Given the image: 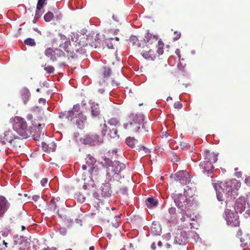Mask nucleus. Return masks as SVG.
Returning a JSON list of instances; mask_svg holds the SVG:
<instances>
[{
  "label": "nucleus",
  "instance_id": "52",
  "mask_svg": "<svg viewBox=\"0 0 250 250\" xmlns=\"http://www.w3.org/2000/svg\"><path fill=\"white\" fill-rule=\"evenodd\" d=\"M39 198H40V196L39 195H34L32 197V199L34 201H37L39 199Z\"/></svg>",
  "mask_w": 250,
  "mask_h": 250
},
{
  "label": "nucleus",
  "instance_id": "36",
  "mask_svg": "<svg viewBox=\"0 0 250 250\" xmlns=\"http://www.w3.org/2000/svg\"><path fill=\"white\" fill-rule=\"evenodd\" d=\"M100 127L101 128V133L102 136H104L106 134L108 133L109 127H108L105 124L103 125H101Z\"/></svg>",
  "mask_w": 250,
  "mask_h": 250
},
{
  "label": "nucleus",
  "instance_id": "37",
  "mask_svg": "<svg viewBox=\"0 0 250 250\" xmlns=\"http://www.w3.org/2000/svg\"><path fill=\"white\" fill-rule=\"evenodd\" d=\"M136 150H138V151H141V150L144 151V154H147L149 152L148 149L145 147V146L143 145H137L136 148ZM142 155H144V154H142Z\"/></svg>",
  "mask_w": 250,
  "mask_h": 250
},
{
  "label": "nucleus",
  "instance_id": "7",
  "mask_svg": "<svg viewBox=\"0 0 250 250\" xmlns=\"http://www.w3.org/2000/svg\"><path fill=\"white\" fill-rule=\"evenodd\" d=\"M18 134L15 130L8 129L0 136V142L2 145L11 142V141Z\"/></svg>",
  "mask_w": 250,
  "mask_h": 250
},
{
  "label": "nucleus",
  "instance_id": "34",
  "mask_svg": "<svg viewBox=\"0 0 250 250\" xmlns=\"http://www.w3.org/2000/svg\"><path fill=\"white\" fill-rule=\"evenodd\" d=\"M117 133L118 131L117 128L115 127H113L112 128H109L107 135H108L111 138H114L118 136Z\"/></svg>",
  "mask_w": 250,
  "mask_h": 250
},
{
  "label": "nucleus",
  "instance_id": "42",
  "mask_svg": "<svg viewBox=\"0 0 250 250\" xmlns=\"http://www.w3.org/2000/svg\"><path fill=\"white\" fill-rule=\"evenodd\" d=\"M113 38L107 39L105 40V43L106 44V46L108 48L112 49L113 48V45L112 43L111 42V40H113Z\"/></svg>",
  "mask_w": 250,
  "mask_h": 250
},
{
  "label": "nucleus",
  "instance_id": "51",
  "mask_svg": "<svg viewBox=\"0 0 250 250\" xmlns=\"http://www.w3.org/2000/svg\"><path fill=\"white\" fill-rule=\"evenodd\" d=\"M236 235H237V237H238L239 238H240L241 237L243 236V234H242V232L241 230L239 229V230H238V231L237 232Z\"/></svg>",
  "mask_w": 250,
  "mask_h": 250
},
{
  "label": "nucleus",
  "instance_id": "3",
  "mask_svg": "<svg viewBox=\"0 0 250 250\" xmlns=\"http://www.w3.org/2000/svg\"><path fill=\"white\" fill-rule=\"evenodd\" d=\"M13 128L21 137L27 138L31 132L24 119L20 116H15L12 119Z\"/></svg>",
  "mask_w": 250,
  "mask_h": 250
},
{
  "label": "nucleus",
  "instance_id": "47",
  "mask_svg": "<svg viewBox=\"0 0 250 250\" xmlns=\"http://www.w3.org/2000/svg\"><path fill=\"white\" fill-rule=\"evenodd\" d=\"M41 10H38L36 8V11L35 13V18L38 19L42 15Z\"/></svg>",
  "mask_w": 250,
  "mask_h": 250
},
{
  "label": "nucleus",
  "instance_id": "30",
  "mask_svg": "<svg viewBox=\"0 0 250 250\" xmlns=\"http://www.w3.org/2000/svg\"><path fill=\"white\" fill-rule=\"evenodd\" d=\"M78 111L75 112L74 110H70L68 111H65V115L66 116V119L68 121H72L74 118H77Z\"/></svg>",
  "mask_w": 250,
  "mask_h": 250
},
{
  "label": "nucleus",
  "instance_id": "50",
  "mask_svg": "<svg viewBox=\"0 0 250 250\" xmlns=\"http://www.w3.org/2000/svg\"><path fill=\"white\" fill-rule=\"evenodd\" d=\"M59 118L61 119H66V116L65 115V111L64 113H61L59 115Z\"/></svg>",
  "mask_w": 250,
  "mask_h": 250
},
{
  "label": "nucleus",
  "instance_id": "20",
  "mask_svg": "<svg viewBox=\"0 0 250 250\" xmlns=\"http://www.w3.org/2000/svg\"><path fill=\"white\" fill-rule=\"evenodd\" d=\"M96 160L95 158L93 156L88 154L87 155L85 158V165H83L82 166V169L83 170L87 169V167L91 168L93 166L94 164L96 163Z\"/></svg>",
  "mask_w": 250,
  "mask_h": 250
},
{
  "label": "nucleus",
  "instance_id": "26",
  "mask_svg": "<svg viewBox=\"0 0 250 250\" xmlns=\"http://www.w3.org/2000/svg\"><path fill=\"white\" fill-rule=\"evenodd\" d=\"M56 51H59L58 49H56L55 51H53L51 48H48L45 51V55L50 58L52 61H54L56 58L55 57V54Z\"/></svg>",
  "mask_w": 250,
  "mask_h": 250
},
{
  "label": "nucleus",
  "instance_id": "13",
  "mask_svg": "<svg viewBox=\"0 0 250 250\" xmlns=\"http://www.w3.org/2000/svg\"><path fill=\"white\" fill-rule=\"evenodd\" d=\"M142 56L146 59L149 60H154L156 58L155 51L146 45L143 46V50L141 52Z\"/></svg>",
  "mask_w": 250,
  "mask_h": 250
},
{
  "label": "nucleus",
  "instance_id": "57",
  "mask_svg": "<svg viewBox=\"0 0 250 250\" xmlns=\"http://www.w3.org/2000/svg\"><path fill=\"white\" fill-rule=\"evenodd\" d=\"M47 146L46 144H43L42 145V147H43V149H44L45 151L46 150V149L47 150H48L47 148Z\"/></svg>",
  "mask_w": 250,
  "mask_h": 250
},
{
  "label": "nucleus",
  "instance_id": "35",
  "mask_svg": "<svg viewBox=\"0 0 250 250\" xmlns=\"http://www.w3.org/2000/svg\"><path fill=\"white\" fill-rule=\"evenodd\" d=\"M54 17V15L53 13L51 12H48L46 13L44 16V19L45 21L49 22L53 19Z\"/></svg>",
  "mask_w": 250,
  "mask_h": 250
},
{
  "label": "nucleus",
  "instance_id": "5",
  "mask_svg": "<svg viewBox=\"0 0 250 250\" xmlns=\"http://www.w3.org/2000/svg\"><path fill=\"white\" fill-rule=\"evenodd\" d=\"M172 197L178 208H181L182 210L186 208L188 200L185 194L175 192L172 194Z\"/></svg>",
  "mask_w": 250,
  "mask_h": 250
},
{
  "label": "nucleus",
  "instance_id": "48",
  "mask_svg": "<svg viewBox=\"0 0 250 250\" xmlns=\"http://www.w3.org/2000/svg\"><path fill=\"white\" fill-rule=\"evenodd\" d=\"M47 183L48 179L47 178H43L41 181V185L43 187H45L47 185Z\"/></svg>",
  "mask_w": 250,
  "mask_h": 250
},
{
  "label": "nucleus",
  "instance_id": "54",
  "mask_svg": "<svg viewBox=\"0 0 250 250\" xmlns=\"http://www.w3.org/2000/svg\"><path fill=\"white\" fill-rule=\"evenodd\" d=\"M158 47H164V43H163V42L161 41V40H159L158 41Z\"/></svg>",
  "mask_w": 250,
  "mask_h": 250
},
{
  "label": "nucleus",
  "instance_id": "56",
  "mask_svg": "<svg viewBox=\"0 0 250 250\" xmlns=\"http://www.w3.org/2000/svg\"><path fill=\"white\" fill-rule=\"evenodd\" d=\"M104 92V88L99 89L98 90V92L100 94H103Z\"/></svg>",
  "mask_w": 250,
  "mask_h": 250
},
{
  "label": "nucleus",
  "instance_id": "31",
  "mask_svg": "<svg viewBox=\"0 0 250 250\" xmlns=\"http://www.w3.org/2000/svg\"><path fill=\"white\" fill-rule=\"evenodd\" d=\"M240 241L244 244L245 246L250 245V235L249 234H244L240 238Z\"/></svg>",
  "mask_w": 250,
  "mask_h": 250
},
{
  "label": "nucleus",
  "instance_id": "19",
  "mask_svg": "<svg viewBox=\"0 0 250 250\" xmlns=\"http://www.w3.org/2000/svg\"><path fill=\"white\" fill-rule=\"evenodd\" d=\"M10 206L6 198L0 195V215H2Z\"/></svg>",
  "mask_w": 250,
  "mask_h": 250
},
{
  "label": "nucleus",
  "instance_id": "45",
  "mask_svg": "<svg viewBox=\"0 0 250 250\" xmlns=\"http://www.w3.org/2000/svg\"><path fill=\"white\" fill-rule=\"evenodd\" d=\"M174 34L175 36L174 37L173 39L174 40H177L180 38V37H181V33L180 32H179L178 31H175Z\"/></svg>",
  "mask_w": 250,
  "mask_h": 250
},
{
  "label": "nucleus",
  "instance_id": "49",
  "mask_svg": "<svg viewBox=\"0 0 250 250\" xmlns=\"http://www.w3.org/2000/svg\"><path fill=\"white\" fill-rule=\"evenodd\" d=\"M157 53L159 55H162L163 53V48L161 47H158V49H157Z\"/></svg>",
  "mask_w": 250,
  "mask_h": 250
},
{
  "label": "nucleus",
  "instance_id": "1",
  "mask_svg": "<svg viewBox=\"0 0 250 250\" xmlns=\"http://www.w3.org/2000/svg\"><path fill=\"white\" fill-rule=\"evenodd\" d=\"M240 187L241 183L237 180H230L221 185L222 189L224 191H226L227 198L224 218L227 225L232 227H239L240 222L238 214L231 210L229 204H230L231 200L235 199L238 196V191Z\"/></svg>",
  "mask_w": 250,
  "mask_h": 250
},
{
  "label": "nucleus",
  "instance_id": "29",
  "mask_svg": "<svg viewBox=\"0 0 250 250\" xmlns=\"http://www.w3.org/2000/svg\"><path fill=\"white\" fill-rule=\"evenodd\" d=\"M129 44L132 46L141 47V43L139 42L138 38L135 36L132 35L130 37L129 39Z\"/></svg>",
  "mask_w": 250,
  "mask_h": 250
},
{
  "label": "nucleus",
  "instance_id": "28",
  "mask_svg": "<svg viewBox=\"0 0 250 250\" xmlns=\"http://www.w3.org/2000/svg\"><path fill=\"white\" fill-rule=\"evenodd\" d=\"M111 73V70L110 68L107 67H104L101 70V77L103 78H108Z\"/></svg>",
  "mask_w": 250,
  "mask_h": 250
},
{
  "label": "nucleus",
  "instance_id": "22",
  "mask_svg": "<svg viewBox=\"0 0 250 250\" xmlns=\"http://www.w3.org/2000/svg\"><path fill=\"white\" fill-rule=\"evenodd\" d=\"M232 180L233 179H232L231 180ZM230 180H229V181ZM227 182H228V181L225 182V183H226ZM222 183H224V182H221L219 187V188H218L217 187H216V189L217 199L219 201H223L224 200L222 192L225 194L226 197H227L226 191H224V190L221 188V185ZM227 200V198H226V200Z\"/></svg>",
  "mask_w": 250,
  "mask_h": 250
},
{
  "label": "nucleus",
  "instance_id": "53",
  "mask_svg": "<svg viewBox=\"0 0 250 250\" xmlns=\"http://www.w3.org/2000/svg\"><path fill=\"white\" fill-rule=\"evenodd\" d=\"M148 36L152 39V40H154L155 42H157V39L154 36H152L151 35H150V36L148 35Z\"/></svg>",
  "mask_w": 250,
  "mask_h": 250
},
{
  "label": "nucleus",
  "instance_id": "14",
  "mask_svg": "<svg viewBox=\"0 0 250 250\" xmlns=\"http://www.w3.org/2000/svg\"><path fill=\"white\" fill-rule=\"evenodd\" d=\"M24 137H21L17 134L16 136L12 139L11 142H9L10 146L11 147L16 150H18L21 148V146L23 144V139H25Z\"/></svg>",
  "mask_w": 250,
  "mask_h": 250
},
{
  "label": "nucleus",
  "instance_id": "58",
  "mask_svg": "<svg viewBox=\"0 0 250 250\" xmlns=\"http://www.w3.org/2000/svg\"><path fill=\"white\" fill-rule=\"evenodd\" d=\"M151 249H153V250H155V243H153L151 245Z\"/></svg>",
  "mask_w": 250,
  "mask_h": 250
},
{
  "label": "nucleus",
  "instance_id": "43",
  "mask_svg": "<svg viewBox=\"0 0 250 250\" xmlns=\"http://www.w3.org/2000/svg\"><path fill=\"white\" fill-rule=\"evenodd\" d=\"M108 123L112 125L115 126L117 124H118V120L117 118H112L110 119Z\"/></svg>",
  "mask_w": 250,
  "mask_h": 250
},
{
  "label": "nucleus",
  "instance_id": "63",
  "mask_svg": "<svg viewBox=\"0 0 250 250\" xmlns=\"http://www.w3.org/2000/svg\"><path fill=\"white\" fill-rule=\"evenodd\" d=\"M89 250H94L95 248L94 246H91L89 247Z\"/></svg>",
  "mask_w": 250,
  "mask_h": 250
},
{
  "label": "nucleus",
  "instance_id": "16",
  "mask_svg": "<svg viewBox=\"0 0 250 250\" xmlns=\"http://www.w3.org/2000/svg\"><path fill=\"white\" fill-rule=\"evenodd\" d=\"M200 167L204 173H207L208 175L212 173L214 169L213 164L204 161L200 163Z\"/></svg>",
  "mask_w": 250,
  "mask_h": 250
},
{
  "label": "nucleus",
  "instance_id": "17",
  "mask_svg": "<svg viewBox=\"0 0 250 250\" xmlns=\"http://www.w3.org/2000/svg\"><path fill=\"white\" fill-rule=\"evenodd\" d=\"M125 125V128L130 132L133 133L141 132V126L137 123H134L129 121V123Z\"/></svg>",
  "mask_w": 250,
  "mask_h": 250
},
{
  "label": "nucleus",
  "instance_id": "39",
  "mask_svg": "<svg viewBox=\"0 0 250 250\" xmlns=\"http://www.w3.org/2000/svg\"><path fill=\"white\" fill-rule=\"evenodd\" d=\"M46 0H38L37 5V9L38 10H41L44 5L46 4Z\"/></svg>",
  "mask_w": 250,
  "mask_h": 250
},
{
  "label": "nucleus",
  "instance_id": "27",
  "mask_svg": "<svg viewBox=\"0 0 250 250\" xmlns=\"http://www.w3.org/2000/svg\"><path fill=\"white\" fill-rule=\"evenodd\" d=\"M21 94L24 103L25 104H26L30 97V93L29 90L26 88L23 89L21 90Z\"/></svg>",
  "mask_w": 250,
  "mask_h": 250
},
{
  "label": "nucleus",
  "instance_id": "24",
  "mask_svg": "<svg viewBox=\"0 0 250 250\" xmlns=\"http://www.w3.org/2000/svg\"><path fill=\"white\" fill-rule=\"evenodd\" d=\"M78 119L76 120V123L78 127L81 129L83 127V123L86 120V117L82 113H78Z\"/></svg>",
  "mask_w": 250,
  "mask_h": 250
},
{
  "label": "nucleus",
  "instance_id": "62",
  "mask_svg": "<svg viewBox=\"0 0 250 250\" xmlns=\"http://www.w3.org/2000/svg\"><path fill=\"white\" fill-rule=\"evenodd\" d=\"M75 221L77 223H82V220L78 219H76Z\"/></svg>",
  "mask_w": 250,
  "mask_h": 250
},
{
  "label": "nucleus",
  "instance_id": "61",
  "mask_svg": "<svg viewBox=\"0 0 250 250\" xmlns=\"http://www.w3.org/2000/svg\"><path fill=\"white\" fill-rule=\"evenodd\" d=\"M112 19L116 21H118V20L116 18V17L114 15L112 16Z\"/></svg>",
  "mask_w": 250,
  "mask_h": 250
},
{
  "label": "nucleus",
  "instance_id": "32",
  "mask_svg": "<svg viewBox=\"0 0 250 250\" xmlns=\"http://www.w3.org/2000/svg\"><path fill=\"white\" fill-rule=\"evenodd\" d=\"M83 189H84L85 190L88 189L90 191V192H87L88 195H90L91 194H92L94 197H97V195H98V194L96 192V190L94 188V187H89L88 188L87 186L84 184L83 185Z\"/></svg>",
  "mask_w": 250,
  "mask_h": 250
},
{
  "label": "nucleus",
  "instance_id": "59",
  "mask_svg": "<svg viewBox=\"0 0 250 250\" xmlns=\"http://www.w3.org/2000/svg\"><path fill=\"white\" fill-rule=\"evenodd\" d=\"M51 204H53V205H54V204H55V199H54V198H52V199H51V204H50V205H51Z\"/></svg>",
  "mask_w": 250,
  "mask_h": 250
},
{
  "label": "nucleus",
  "instance_id": "38",
  "mask_svg": "<svg viewBox=\"0 0 250 250\" xmlns=\"http://www.w3.org/2000/svg\"><path fill=\"white\" fill-rule=\"evenodd\" d=\"M24 43L27 45L31 46H34L36 45V42L34 40L30 38L24 40Z\"/></svg>",
  "mask_w": 250,
  "mask_h": 250
},
{
  "label": "nucleus",
  "instance_id": "41",
  "mask_svg": "<svg viewBox=\"0 0 250 250\" xmlns=\"http://www.w3.org/2000/svg\"><path fill=\"white\" fill-rule=\"evenodd\" d=\"M44 69L48 74L53 73L55 71L54 67L50 65L45 66Z\"/></svg>",
  "mask_w": 250,
  "mask_h": 250
},
{
  "label": "nucleus",
  "instance_id": "64",
  "mask_svg": "<svg viewBox=\"0 0 250 250\" xmlns=\"http://www.w3.org/2000/svg\"><path fill=\"white\" fill-rule=\"evenodd\" d=\"M248 180H250V177L249 178H246L245 179V182L246 183H248Z\"/></svg>",
  "mask_w": 250,
  "mask_h": 250
},
{
  "label": "nucleus",
  "instance_id": "8",
  "mask_svg": "<svg viewBox=\"0 0 250 250\" xmlns=\"http://www.w3.org/2000/svg\"><path fill=\"white\" fill-rule=\"evenodd\" d=\"M82 141L85 145L94 146L102 143L103 139L97 135H91L86 136L82 139Z\"/></svg>",
  "mask_w": 250,
  "mask_h": 250
},
{
  "label": "nucleus",
  "instance_id": "40",
  "mask_svg": "<svg viewBox=\"0 0 250 250\" xmlns=\"http://www.w3.org/2000/svg\"><path fill=\"white\" fill-rule=\"evenodd\" d=\"M150 229H151V231L153 233H155V234H159L160 231H157L156 230V229H159V227L156 224L153 223L152 224V226H151Z\"/></svg>",
  "mask_w": 250,
  "mask_h": 250
},
{
  "label": "nucleus",
  "instance_id": "46",
  "mask_svg": "<svg viewBox=\"0 0 250 250\" xmlns=\"http://www.w3.org/2000/svg\"><path fill=\"white\" fill-rule=\"evenodd\" d=\"M168 211L170 214H174L176 213V208L174 207H171L169 208Z\"/></svg>",
  "mask_w": 250,
  "mask_h": 250
},
{
  "label": "nucleus",
  "instance_id": "2",
  "mask_svg": "<svg viewBox=\"0 0 250 250\" xmlns=\"http://www.w3.org/2000/svg\"><path fill=\"white\" fill-rule=\"evenodd\" d=\"M52 43L53 45L56 44L59 46L58 50L61 52L60 56L63 55V53L62 51V49L70 54H73L75 52H78L79 49V48L74 47L71 43L69 38H67L62 34H59L57 37L52 39Z\"/></svg>",
  "mask_w": 250,
  "mask_h": 250
},
{
  "label": "nucleus",
  "instance_id": "4",
  "mask_svg": "<svg viewBox=\"0 0 250 250\" xmlns=\"http://www.w3.org/2000/svg\"><path fill=\"white\" fill-rule=\"evenodd\" d=\"M129 119L130 121L134 123H137L141 126V131L143 133H146L148 132L150 127L149 126L146 127V123H144L145 116L143 114L131 113L129 115Z\"/></svg>",
  "mask_w": 250,
  "mask_h": 250
},
{
  "label": "nucleus",
  "instance_id": "9",
  "mask_svg": "<svg viewBox=\"0 0 250 250\" xmlns=\"http://www.w3.org/2000/svg\"><path fill=\"white\" fill-rule=\"evenodd\" d=\"M119 217L114 213L111 212L108 209H106L105 215L104 219L106 220L108 223H110L112 226L114 228H117L119 226L118 220Z\"/></svg>",
  "mask_w": 250,
  "mask_h": 250
},
{
  "label": "nucleus",
  "instance_id": "6",
  "mask_svg": "<svg viewBox=\"0 0 250 250\" xmlns=\"http://www.w3.org/2000/svg\"><path fill=\"white\" fill-rule=\"evenodd\" d=\"M175 179L179 181L182 185H185L189 183L191 181L190 175L186 171H179L175 174Z\"/></svg>",
  "mask_w": 250,
  "mask_h": 250
},
{
  "label": "nucleus",
  "instance_id": "12",
  "mask_svg": "<svg viewBox=\"0 0 250 250\" xmlns=\"http://www.w3.org/2000/svg\"><path fill=\"white\" fill-rule=\"evenodd\" d=\"M180 232L177 233L175 236V242L180 245H185L188 241V235L184 230H180Z\"/></svg>",
  "mask_w": 250,
  "mask_h": 250
},
{
  "label": "nucleus",
  "instance_id": "18",
  "mask_svg": "<svg viewBox=\"0 0 250 250\" xmlns=\"http://www.w3.org/2000/svg\"><path fill=\"white\" fill-rule=\"evenodd\" d=\"M101 194L104 197H109L112 191L111 188V184L109 182L102 185L101 188Z\"/></svg>",
  "mask_w": 250,
  "mask_h": 250
},
{
  "label": "nucleus",
  "instance_id": "55",
  "mask_svg": "<svg viewBox=\"0 0 250 250\" xmlns=\"http://www.w3.org/2000/svg\"><path fill=\"white\" fill-rule=\"evenodd\" d=\"M26 118L28 120H32V118H33V116L32 114H28L27 116H26Z\"/></svg>",
  "mask_w": 250,
  "mask_h": 250
},
{
  "label": "nucleus",
  "instance_id": "60",
  "mask_svg": "<svg viewBox=\"0 0 250 250\" xmlns=\"http://www.w3.org/2000/svg\"><path fill=\"white\" fill-rule=\"evenodd\" d=\"M79 199L80 200V202H83L84 201V200H85V198H84V197H83V196L81 198H80Z\"/></svg>",
  "mask_w": 250,
  "mask_h": 250
},
{
  "label": "nucleus",
  "instance_id": "33",
  "mask_svg": "<svg viewBox=\"0 0 250 250\" xmlns=\"http://www.w3.org/2000/svg\"><path fill=\"white\" fill-rule=\"evenodd\" d=\"M91 176H97L101 174L100 170L98 169V167L93 166L88 170Z\"/></svg>",
  "mask_w": 250,
  "mask_h": 250
},
{
  "label": "nucleus",
  "instance_id": "11",
  "mask_svg": "<svg viewBox=\"0 0 250 250\" xmlns=\"http://www.w3.org/2000/svg\"><path fill=\"white\" fill-rule=\"evenodd\" d=\"M202 153L204 157V161L210 162L213 164L218 160L217 155L209 150H204L202 151Z\"/></svg>",
  "mask_w": 250,
  "mask_h": 250
},
{
  "label": "nucleus",
  "instance_id": "25",
  "mask_svg": "<svg viewBox=\"0 0 250 250\" xmlns=\"http://www.w3.org/2000/svg\"><path fill=\"white\" fill-rule=\"evenodd\" d=\"M158 203L157 199L152 197H148L146 200V205L149 208H152L157 206Z\"/></svg>",
  "mask_w": 250,
  "mask_h": 250
},
{
  "label": "nucleus",
  "instance_id": "44",
  "mask_svg": "<svg viewBox=\"0 0 250 250\" xmlns=\"http://www.w3.org/2000/svg\"><path fill=\"white\" fill-rule=\"evenodd\" d=\"M174 107L177 109H181L182 107V104L179 102H175L174 104Z\"/></svg>",
  "mask_w": 250,
  "mask_h": 250
},
{
  "label": "nucleus",
  "instance_id": "21",
  "mask_svg": "<svg viewBox=\"0 0 250 250\" xmlns=\"http://www.w3.org/2000/svg\"><path fill=\"white\" fill-rule=\"evenodd\" d=\"M91 113L93 117H98L100 114L99 104L92 103L91 105Z\"/></svg>",
  "mask_w": 250,
  "mask_h": 250
},
{
  "label": "nucleus",
  "instance_id": "15",
  "mask_svg": "<svg viewBox=\"0 0 250 250\" xmlns=\"http://www.w3.org/2000/svg\"><path fill=\"white\" fill-rule=\"evenodd\" d=\"M234 209L236 212L241 213L246 208V200L244 197H239L236 201Z\"/></svg>",
  "mask_w": 250,
  "mask_h": 250
},
{
  "label": "nucleus",
  "instance_id": "23",
  "mask_svg": "<svg viewBox=\"0 0 250 250\" xmlns=\"http://www.w3.org/2000/svg\"><path fill=\"white\" fill-rule=\"evenodd\" d=\"M125 143L128 146L136 149L138 141L134 137H129L125 139Z\"/></svg>",
  "mask_w": 250,
  "mask_h": 250
},
{
  "label": "nucleus",
  "instance_id": "10",
  "mask_svg": "<svg viewBox=\"0 0 250 250\" xmlns=\"http://www.w3.org/2000/svg\"><path fill=\"white\" fill-rule=\"evenodd\" d=\"M101 164L103 168L105 170L106 176L110 177L113 174V162L109 158H104L103 161L101 162Z\"/></svg>",
  "mask_w": 250,
  "mask_h": 250
}]
</instances>
